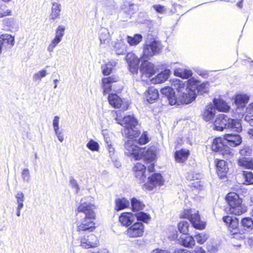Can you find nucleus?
I'll list each match as a JSON object with an SVG mask.
<instances>
[{"instance_id":"1a4fd4ad","label":"nucleus","mask_w":253,"mask_h":253,"mask_svg":"<svg viewBox=\"0 0 253 253\" xmlns=\"http://www.w3.org/2000/svg\"><path fill=\"white\" fill-rule=\"evenodd\" d=\"M145 226L141 222L136 221L129 226L126 230V236L130 238L142 237L144 234Z\"/></svg>"},{"instance_id":"680f3d73","label":"nucleus","mask_w":253,"mask_h":253,"mask_svg":"<svg viewBox=\"0 0 253 253\" xmlns=\"http://www.w3.org/2000/svg\"><path fill=\"white\" fill-rule=\"evenodd\" d=\"M22 176L24 179H28L30 176V172L28 169H24L22 172Z\"/></svg>"},{"instance_id":"7c9ffc66","label":"nucleus","mask_w":253,"mask_h":253,"mask_svg":"<svg viewBox=\"0 0 253 253\" xmlns=\"http://www.w3.org/2000/svg\"><path fill=\"white\" fill-rule=\"evenodd\" d=\"M174 75L183 79H188L192 77L193 73L191 70L178 68L174 70Z\"/></svg>"},{"instance_id":"f257e3e1","label":"nucleus","mask_w":253,"mask_h":253,"mask_svg":"<svg viewBox=\"0 0 253 253\" xmlns=\"http://www.w3.org/2000/svg\"><path fill=\"white\" fill-rule=\"evenodd\" d=\"M96 206L94 204L87 202L81 203L78 206L75 211L76 222H78L77 224V232H92L96 229Z\"/></svg>"},{"instance_id":"3c124183","label":"nucleus","mask_w":253,"mask_h":253,"mask_svg":"<svg viewBox=\"0 0 253 253\" xmlns=\"http://www.w3.org/2000/svg\"><path fill=\"white\" fill-rule=\"evenodd\" d=\"M16 198L17 200L18 206H19V208H23L24 206L23 202L24 200V194L21 192H18L16 195Z\"/></svg>"},{"instance_id":"ddd939ff","label":"nucleus","mask_w":253,"mask_h":253,"mask_svg":"<svg viewBox=\"0 0 253 253\" xmlns=\"http://www.w3.org/2000/svg\"><path fill=\"white\" fill-rule=\"evenodd\" d=\"M126 61L128 65V70L133 75H137L138 72V67L140 59L132 52L128 53L126 57Z\"/></svg>"},{"instance_id":"0eeeda50","label":"nucleus","mask_w":253,"mask_h":253,"mask_svg":"<svg viewBox=\"0 0 253 253\" xmlns=\"http://www.w3.org/2000/svg\"><path fill=\"white\" fill-rule=\"evenodd\" d=\"M165 180L160 173H153L147 178L146 182L143 183L142 189L145 191H151L157 187L164 185Z\"/></svg>"},{"instance_id":"e2e57ef3","label":"nucleus","mask_w":253,"mask_h":253,"mask_svg":"<svg viewBox=\"0 0 253 253\" xmlns=\"http://www.w3.org/2000/svg\"><path fill=\"white\" fill-rule=\"evenodd\" d=\"M155 9L159 13H163L165 11V6L161 5H156L154 6Z\"/></svg>"},{"instance_id":"7ed1b4c3","label":"nucleus","mask_w":253,"mask_h":253,"mask_svg":"<svg viewBox=\"0 0 253 253\" xmlns=\"http://www.w3.org/2000/svg\"><path fill=\"white\" fill-rule=\"evenodd\" d=\"M213 129L222 131L225 129L240 132L242 126L239 120L232 119L224 114L217 115L213 121Z\"/></svg>"},{"instance_id":"dca6fc26","label":"nucleus","mask_w":253,"mask_h":253,"mask_svg":"<svg viewBox=\"0 0 253 253\" xmlns=\"http://www.w3.org/2000/svg\"><path fill=\"white\" fill-rule=\"evenodd\" d=\"M0 42L2 49L7 51L14 45L15 37L9 34H2L0 35Z\"/></svg>"},{"instance_id":"aec40b11","label":"nucleus","mask_w":253,"mask_h":253,"mask_svg":"<svg viewBox=\"0 0 253 253\" xmlns=\"http://www.w3.org/2000/svg\"><path fill=\"white\" fill-rule=\"evenodd\" d=\"M202 116L206 122H213L215 116V111L211 103H210L206 106L202 114Z\"/></svg>"},{"instance_id":"423d86ee","label":"nucleus","mask_w":253,"mask_h":253,"mask_svg":"<svg viewBox=\"0 0 253 253\" xmlns=\"http://www.w3.org/2000/svg\"><path fill=\"white\" fill-rule=\"evenodd\" d=\"M181 219H187L196 229L202 230L206 228L207 222L201 219L200 212L197 211L193 213L191 209H184L179 214Z\"/></svg>"},{"instance_id":"9b49d317","label":"nucleus","mask_w":253,"mask_h":253,"mask_svg":"<svg viewBox=\"0 0 253 253\" xmlns=\"http://www.w3.org/2000/svg\"><path fill=\"white\" fill-rule=\"evenodd\" d=\"M160 48L158 42L153 40L149 43L143 45V51L141 56L144 59H148L150 57L159 52Z\"/></svg>"},{"instance_id":"412c9836","label":"nucleus","mask_w":253,"mask_h":253,"mask_svg":"<svg viewBox=\"0 0 253 253\" xmlns=\"http://www.w3.org/2000/svg\"><path fill=\"white\" fill-rule=\"evenodd\" d=\"M161 92L167 97L169 105H173L177 103L175 92L172 87L169 86L164 87L161 89Z\"/></svg>"},{"instance_id":"49530a36","label":"nucleus","mask_w":253,"mask_h":253,"mask_svg":"<svg viewBox=\"0 0 253 253\" xmlns=\"http://www.w3.org/2000/svg\"><path fill=\"white\" fill-rule=\"evenodd\" d=\"M243 175L245 179V181L246 184H253V174L251 171H243Z\"/></svg>"},{"instance_id":"39448f33","label":"nucleus","mask_w":253,"mask_h":253,"mask_svg":"<svg viewBox=\"0 0 253 253\" xmlns=\"http://www.w3.org/2000/svg\"><path fill=\"white\" fill-rule=\"evenodd\" d=\"M222 219L226 226L228 232L232 238L238 240L244 239L243 234L241 233L239 218L226 215L223 216Z\"/></svg>"},{"instance_id":"4d7b16f0","label":"nucleus","mask_w":253,"mask_h":253,"mask_svg":"<svg viewBox=\"0 0 253 253\" xmlns=\"http://www.w3.org/2000/svg\"><path fill=\"white\" fill-rule=\"evenodd\" d=\"M47 74L46 71L45 70H42L40 71L37 73L35 74L34 76V78L35 80H41V79L46 76Z\"/></svg>"},{"instance_id":"6e6552de","label":"nucleus","mask_w":253,"mask_h":253,"mask_svg":"<svg viewBox=\"0 0 253 253\" xmlns=\"http://www.w3.org/2000/svg\"><path fill=\"white\" fill-rule=\"evenodd\" d=\"M224 138L220 137L214 138L211 144L212 151L220 153L223 156L233 155L230 148L225 143Z\"/></svg>"},{"instance_id":"8fccbe9b","label":"nucleus","mask_w":253,"mask_h":253,"mask_svg":"<svg viewBox=\"0 0 253 253\" xmlns=\"http://www.w3.org/2000/svg\"><path fill=\"white\" fill-rule=\"evenodd\" d=\"M86 146L89 150L92 151H98L99 149L98 143L92 139H91L88 141Z\"/></svg>"},{"instance_id":"f8f14e48","label":"nucleus","mask_w":253,"mask_h":253,"mask_svg":"<svg viewBox=\"0 0 253 253\" xmlns=\"http://www.w3.org/2000/svg\"><path fill=\"white\" fill-rule=\"evenodd\" d=\"M119 78L116 75L104 77L101 80V87L103 95H106L112 90L113 84L119 81Z\"/></svg>"},{"instance_id":"bf43d9fd","label":"nucleus","mask_w":253,"mask_h":253,"mask_svg":"<svg viewBox=\"0 0 253 253\" xmlns=\"http://www.w3.org/2000/svg\"><path fill=\"white\" fill-rule=\"evenodd\" d=\"M59 117L57 116H55L53 121V126L56 134L58 133L59 129Z\"/></svg>"},{"instance_id":"f03ea898","label":"nucleus","mask_w":253,"mask_h":253,"mask_svg":"<svg viewBox=\"0 0 253 253\" xmlns=\"http://www.w3.org/2000/svg\"><path fill=\"white\" fill-rule=\"evenodd\" d=\"M116 120L124 127L123 135L128 140H135L140 135L141 131L136 127L138 121L134 115H126L122 119L116 118Z\"/></svg>"},{"instance_id":"13d9d810","label":"nucleus","mask_w":253,"mask_h":253,"mask_svg":"<svg viewBox=\"0 0 253 253\" xmlns=\"http://www.w3.org/2000/svg\"><path fill=\"white\" fill-rule=\"evenodd\" d=\"M245 120L247 122L253 121V111L251 110L249 111L248 107L246 108L245 112Z\"/></svg>"},{"instance_id":"0e129e2a","label":"nucleus","mask_w":253,"mask_h":253,"mask_svg":"<svg viewBox=\"0 0 253 253\" xmlns=\"http://www.w3.org/2000/svg\"><path fill=\"white\" fill-rule=\"evenodd\" d=\"M108 39V36L107 35L103 36L102 34H101L99 36V39L101 43H103L107 41Z\"/></svg>"},{"instance_id":"72a5a7b5","label":"nucleus","mask_w":253,"mask_h":253,"mask_svg":"<svg viewBox=\"0 0 253 253\" xmlns=\"http://www.w3.org/2000/svg\"><path fill=\"white\" fill-rule=\"evenodd\" d=\"M188 80L187 81V83L188 87H194L197 89L198 91H205V89L206 87V85L204 84H198L199 82L196 80H195L193 78H190L188 79Z\"/></svg>"},{"instance_id":"79ce46f5","label":"nucleus","mask_w":253,"mask_h":253,"mask_svg":"<svg viewBox=\"0 0 253 253\" xmlns=\"http://www.w3.org/2000/svg\"><path fill=\"white\" fill-rule=\"evenodd\" d=\"M114 50L117 55H123L125 53V44L122 41H118L114 43Z\"/></svg>"},{"instance_id":"cd10ccee","label":"nucleus","mask_w":253,"mask_h":253,"mask_svg":"<svg viewBox=\"0 0 253 253\" xmlns=\"http://www.w3.org/2000/svg\"><path fill=\"white\" fill-rule=\"evenodd\" d=\"M109 104L114 108H120L123 104V99L116 93H110L108 96Z\"/></svg>"},{"instance_id":"052dcab7","label":"nucleus","mask_w":253,"mask_h":253,"mask_svg":"<svg viewBox=\"0 0 253 253\" xmlns=\"http://www.w3.org/2000/svg\"><path fill=\"white\" fill-rule=\"evenodd\" d=\"M239 153L242 156H249L251 154V150L248 146L245 147L240 150Z\"/></svg>"},{"instance_id":"5fc2aeb1","label":"nucleus","mask_w":253,"mask_h":253,"mask_svg":"<svg viewBox=\"0 0 253 253\" xmlns=\"http://www.w3.org/2000/svg\"><path fill=\"white\" fill-rule=\"evenodd\" d=\"M101 69L103 75L105 76L110 75L113 71V69L111 66H109L107 64L102 65L101 66Z\"/></svg>"},{"instance_id":"f704fd0d","label":"nucleus","mask_w":253,"mask_h":253,"mask_svg":"<svg viewBox=\"0 0 253 253\" xmlns=\"http://www.w3.org/2000/svg\"><path fill=\"white\" fill-rule=\"evenodd\" d=\"M238 164L245 169H253V160L247 157H242L238 159Z\"/></svg>"},{"instance_id":"a19ab883","label":"nucleus","mask_w":253,"mask_h":253,"mask_svg":"<svg viewBox=\"0 0 253 253\" xmlns=\"http://www.w3.org/2000/svg\"><path fill=\"white\" fill-rule=\"evenodd\" d=\"M241 226L245 230L253 229V219L250 217H245L241 219Z\"/></svg>"},{"instance_id":"09e8293b","label":"nucleus","mask_w":253,"mask_h":253,"mask_svg":"<svg viewBox=\"0 0 253 253\" xmlns=\"http://www.w3.org/2000/svg\"><path fill=\"white\" fill-rule=\"evenodd\" d=\"M195 237L197 243L200 244H203L208 239V235L202 233L196 234Z\"/></svg>"},{"instance_id":"4c0bfd02","label":"nucleus","mask_w":253,"mask_h":253,"mask_svg":"<svg viewBox=\"0 0 253 253\" xmlns=\"http://www.w3.org/2000/svg\"><path fill=\"white\" fill-rule=\"evenodd\" d=\"M61 4L56 2H53L51 7V11L50 14V19L54 20L57 18H59Z\"/></svg>"},{"instance_id":"20e7f679","label":"nucleus","mask_w":253,"mask_h":253,"mask_svg":"<svg viewBox=\"0 0 253 253\" xmlns=\"http://www.w3.org/2000/svg\"><path fill=\"white\" fill-rule=\"evenodd\" d=\"M225 201L229 206L230 214L240 215L247 211L246 207L242 204V199L235 192H229L225 197Z\"/></svg>"},{"instance_id":"a211bd4d","label":"nucleus","mask_w":253,"mask_h":253,"mask_svg":"<svg viewBox=\"0 0 253 253\" xmlns=\"http://www.w3.org/2000/svg\"><path fill=\"white\" fill-rule=\"evenodd\" d=\"M145 149H146V147H140L136 145H129L126 147L129 155L134 158L135 160H140L143 159Z\"/></svg>"},{"instance_id":"6e6d98bb","label":"nucleus","mask_w":253,"mask_h":253,"mask_svg":"<svg viewBox=\"0 0 253 253\" xmlns=\"http://www.w3.org/2000/svg\"><path fill=\"white\" fill-rule=\"evenodd\" d=\"M3 6L5 7L6 6L5 5H1L0 6V18L6 16H11L12 13V10L10 9H7L6 10H4V9L2 8Z\"/></svg>"},{"instance_id":"4468645a","label":"nucleus","mask_w":253,"mask_h":253,"mask_svg":"<svg viewBox=\"0 0 253 253\" xmlns=\"http://www.w3.org/2000/svg\"><path fill=\"white\" fill-rule=\"evenodd\" d=\"M216 173L220 179L227 178L229 168L226 161L218 159H214Z\"/></svg>"},{"instance_id":"338daca9","label":"nucleus","mask_w":253,"mask_h":253,"mask_svg":"<svg viewBox=\"0 0 253 253\" xmlns=\"http://www.w3.org/2000/svg\"><path fill=\"white\" fill-rule=\"evenodd\" d=\"M191 253H205V251L202 248V247H198Z\"/></svg>"},{"instance_id":"37998d69","label":"nucleus","mask_w":253,"mask_h":253,"mask_svg":"<svg viewBox=\"0 0 253 253\" xmlns=\"http://www.w3.org/2000/svg\"><path fill=\"white\" fill-rule=\"evenodd\" d=\"M134 215L138 222L143 221L144 223H147L151 219L149 214L142 211L135 213Z\"/></svg>"},{"instance_id":"864d4df0","label":"nucleus","mask_w":253,"mask_h":253,"mask_svg":"<svg viewBox=\"0 0 253 253\" xmlns=\"http://www.w3.org/2000/svg\"><path fill=\"white\" fill-rule=\"evenodd\" d=\"M65 30V26L63 25H59L56 30L55 36L61 40L64 35V32Z\"/></svg>"},{"instance_id":"6ab92c4d","label":"nucleus","mask_w":253,"mask_h":253,"mask_svg":"<svg viewBox=\"0 0 253 253\" xmlns=\"http://www.w3.org/2000/svg\"><path fill=\"white\" fill-rule=\"evenodd\" d=\"M134 214L131 212H124L119 216V221L124 227H128L134 221Z\"/></svg>"},{"instance_id":"5701e85b","label":"nucleus","mask_w":253,"mask_h":253,"mask_svg":"<svg viewBox=\"0 0 253 253\" xmlns=\"http://www.w3.org/2000/svg\"><path fill=\"white\" fill-rule=\"evenodd\" d=\"M224 139L232 147L240 145L242 142V138L239 134L227 133L224 135Z\"/></svg>"},{"instance_id":"b1692460","label":"nucleus","mask_w":253,"mask_h":253,"mask_svg":"<svg viewBox=\"0 0 253 253\" xmlns=\"http://www.w3.org/2000/svg\"><path fill=\"white\" fill-rule=\"evenodd\" d=\"M213 103L214 109H216L219 112H228L230 109L228 104L221 98H214Z\"/></svg>"},{"instance_id":"603ef678","label":"nucleus","mask_w":253,"mask_h":253,"mask_svg":"<svg viewBox=\"0 0 253 253\" xmlns=\"http://www.w3.org/2000/svg\"><path fill=\"white\" fill-rule=\"evenodd\" d=\"M61 40L57 37H55L52 40L51 43L48 46V50L50 52L53 51L54 47L61 42Z\"/></svg>"},{"instance_id":"a18cd8bd","label":"nucleus","mask_w":253,"mask_h":253,"mask_svg":"<svg viewBox=\"0 0 253 253\" xmlns=\"http://www.w3.org/2000/svg\"><path fill=\"white\" fill-rule=\"evenodd\" d=\"M2 23L5 27L8 28L7 31H10L14 25L15 19L14 18H5L3 20Z\"/></svg>"},{"instance_id":"2eb2a0df","label":"nucleus","mask_w":253,"mask_h":253,"mask_svg":"<svg viewBox=\"0 0 253 253\" xmlns=\"http://www.w3.org/2000/svg\"><path fill=\"white\" fill-rule=\"evenodd\" d=\"M146 168L144 165L141 163H136L132 168L134 176L139 183H143L146 177Z\"/></svg>"},{"instance_id":"4be33fe9","label":"nucleus","mask_w":253,"mask_h":253,"mask_svg":"<svg viewBox=\"0 0 253 253\" xmlns=\"http://www.w3.org/2000/svg\"><path fill=\"white\" fill-rule=\"evenodd\" d=\"M146 100L149 103L156 102L159 98V93L158 89L153 86H150L144 93Z\"/></svg>"},{"instance_id":"393cba45","label":"nucleus","mask_w":253,"mask_h":253,"mask_svg":"<svg viewBox=\"0 0 253 253\" xmlns=\"http://www.w3.org/2000/svg\"><path fill=\"white\" fill-rule=\"evenodd\" d=\"M195 97L196 96L194 91L191 89H189L187 93L183 91L179 94L180 102L184 104L190 103L195 99Z\"/></svg>"},{"instance_id":"a878e982","label":"nucleus","mask_w":253,"mask_h":253,"mask_svg":"<svg viewBox=\"0 0 253 253\" xmlns=\"http://www.w3.org/2000/svg\"><path fill=\"white\" fill-rule=\"evenodd\" d=\"M190 155V151L188 149H181L174 152V159L176 162L180 163H184Z\"/></svg>"},{"instance_id":"e433bc0d","label":"nucleus","mask_w":253,"mask_h":253,"mask_svg":"<svg viewBox=\"0 0 253 253\" xmlns=\"http://www.w3.org/2000/svg\"><path fill=\"white\" fill-rule=\"evenodd\" d=\"M143 37L141 34H135L132 37L127 36L126 38V41L130 46H136L142 41Z\"/></svg>"},{"instance_id":"de8ad7c7","label":"nucleus","mask_w":253,"mask_h":253,"mask_svg":"<svg viewBox=\"0 0 253 253\" xmlns=\"http://www.w3.org/2000/svg\"><path fill=\"white\" fill-rule=\"evenodd\" d=\"M149 138L148 136V133L146 131H143L141 135L138 139V143L140 145H145L148 143Z\"/></svg>"},{"instance_id":"9d476101","label":"nucleus","mask_w":253,"mask_h":253,"mask_svg":"<svg viewBox=\"0 0 253 253\" xmlns=\"http://www.w3.org/2000/svg\"><path fill=\"white\" fill-rule=\"evenodd\" d=\"M80 245L83 248H94L99 245V241L94 234L84 235L80 238Z\"/></svg>"},{"instance_id":"f3484780","label":"nucleus","mask_w":253,"mask_h":253,"mask_svg":"<svg viewBox=\"0 0 253 253\" xmlns=\"http://www.w3.org/2000/svg\"><path fill=\"white\" fill-rule=\"evenodd\" d=\"M140 71L141 76H145L147 78H150L156 73V70L153 64L146 60L141 64Z\"/></svg>"},{"instance_id":"c9c22d12","label":"nucleus","mask_w":253,"mask_h":253,"mask_svg":"<svg viewBox=\"0 0 253 253\" xmlns=\"http://www.w3.org/2000/svg\"><path fill=\"white\" fill-rule=\"evenodd\" d=\"M170 82L171 86L180 93L183 92L185 89H187V88H185V83L179 79H174L171 80Z\"/></svg>"},{"instance_id":"58836bf2","label":"nucleus","mask_w":253,"mask_h":253,"mask_svg":"<svg viewBox=\"0 0 253 253\" xmlns=\"http://www.w3.org/2000/svg\"><path fill=\"white\" fill-rule=\"evenodd\" d=\"M122 9L124 10V12L129 14H133L138 11V5L134 4L133 3H130L129 2H126L125 3Z\"/></svg>"},{"instance_id":"2f4dec72","label":"nucleus","mask_w":253,"mask_h":253,"mask_svg":"<svg viewBox=\"0 0 253 253\" xmlns=\"http://www.w3.org/2000/svg\"><path fill=\"white\" fill-rule=\"evenodd\" d=\"M131 210L133 212H138L142 211L145 207L143 201L133 197L130 199Z\"/></svg>"},{"instance_id":"c85d7f7f","label":"nucleus","mask_w":253,"mask_h":253,"mask_svg":"<svg viewBox=\"0 0 253 253\" xmlns=\"http://www.w3.org/2000/svg\"><path fill=\"white\" fill-rule=\"evenodd\" d=\"M144 157L143 159L146 163H151L154 161L156 158V150L153 146L146 148L144 150Z\"/></svg>"},{"instance_id":"bb28decb","label":"nucleus","mask_w":253,"mask_h":253,"mask_svg":"<svg viewBox=\"0 0 253 253\" xmlns=\"http://www.w3.org/2000/svg\"><path fill=\"white\" fill-rule=\"evenodd\" d=\"M170 74V70L165 69L152 78L151 82L154 84H161L168 80Z\"/></svg>"},{"instance_id":"774afa93","label":"nucleus","mask_w":253,"mask_h":253,"mask_svg":"<svg viewBox=\"0 0 253 253\" xmlns=\"http://www.w3.org/2000/svg\"><path fill=\"white\" fill-rule=\"evenodd\" d=\"M247 244L250 246H253V237H249L247 240Z\"/></svg>"},{"instance_id":"ea45409f","label":"nucleus","mask_w":253,"mask_h":253,"mask_svg":"<svg viewBox=\"0 0 253 253\" xmlns=\"http://www.w3.org/2000/svg\"><path fill=\"white\" fill-rule=\"evenodd\" d=\"M183 237L181 238V245L187 248H192L195 244V242L192 236L189 235L188 234Z\"/></svg>"},{"instance_id":"69168bd1","label":"nucleus","mask_w":253,"mask_h":253,"mask_svg":"<svg viewBox=\"0 0 253 253\" xmlns=\"http://www.w3.org/2000/svg\"><path fill=\"white\" fill-rule=\"evenodd\" d=\"M152 253H169L167 250H164L160 249H156L153 250Z\"/></svg>"},{"instance_id":"c03bdc74","label":"nucleus","mask_w":253,"mask_h":253,"mask_svg":"<svg viewBox=\"0 0 253 253\" xmlns=\"http://www.w3.org/2000/svg\"><path fill=\"white\" fill-rule=\"evenodd\" d=\"M179 232L183 234H187L189 231V223L186 221H181L178 225Z\"/></svg>"},{"instance_id":"473e14b6","label":"nucleus","mask_w":253,"mask_h":253,"mask_svg":"<svg viewBox=\"0 0 253 253\" xmlns=\"http://www.w3.org/2000/svg\"><path fill=\"white\" fill-rule=\"evenodd\" d=\"M249 100V97L246 94H238L234 96V103L238 108L244 107Z\"/></svg>"},{"instance_id":"c756f323","label":"nucleus","mask_w":253,"mask_h":253,"mask_svg":"<svg viewBox=\"0 0 253 253\" xmlns=\"http://www.w3.org/2000/svg\"><path fill=\"white\" fill-rule=\"evenodd\" d=\"M114 203L115 210L117 211L129 207V202L125 197L116 198Z\"/></svg>"}]
</instances>
